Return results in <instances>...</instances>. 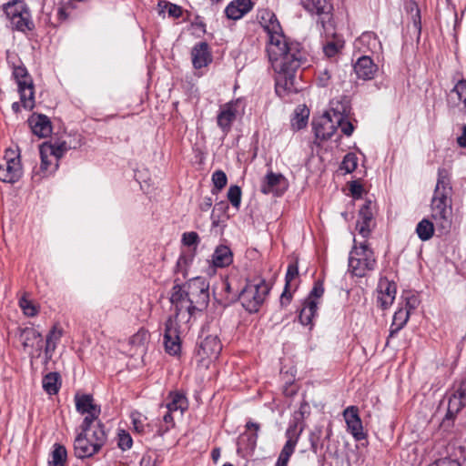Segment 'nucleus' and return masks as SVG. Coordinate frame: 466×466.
Here are the masks:
<instances>
[{"mask_svg":"<svg viewBox=\"0 0 466 466\" xmlns=\"http://www.w3.org/2000/svg\"><path fill=\"white\" fill-rule=\"evenodd\" d=\"M258 20L268 35L266 51L276 73L277 95L284 97L290 93L299 92L297 73L306 61L300 44L286 37L276 15L270 10H260Z\"/></svg>","mask_w":466,"mask_h":466,"instance_id":"1","label":"nucleus"},{"mask_svg":"<svg viewBox=\"0 0 466 466\" xmlns=\"http://www.w3.org/2000/svg\"><path fill=\"white\" fill-rule=\"evenodd\" d=\"M178 280H175L169 300L176 319L187 324L196 311H202L208 307L209 285L200 277L192 278L182 285L177 283Z\"/></svg>","mask_w":466,"mask_h":466,"instance_id":"2","label":"nucleus"},{"mask_svg":"<svg viewBox=\"0 0 466 466\" xmlns=\"http://www.w3.org/2000/svg\"><path fill=\"white\" fill-rule=\"evenodd\" d=\"M451 194L449 172L445 168H439L431 209L436 226L444 231H448L451 225Z\"/></svg>","mask_w":466,"mask_h":466,"instance_id":"3","label":"nucleus"},{"mask_svg":"<svg viewBox=\"0 0 466 466\" xmlns=\"http://www.w3.org/2000/svg\"><path fill=\"white\" fill-rule=\"evenodd\" d=\"M103 424H97L93 431H79L74 441V453L78 459L91 458L98 453L106 442Z\"/></svg>","mask_w":466,"mask_h":466,"instance_id":"4","label":"nucleus"},{"mask_svg":"<svg viewBox=\"0 0 466 466\" xmlns=\"http://www.w3.org/2000/svg\"><path fill=\"white\" fill-rule=\"evenodd\" d=\"M376 264L374 252L366 241L358 246L354 239V246L349 255V271L357 278H364L375 269Z\"/></svg>","mask_w":466,"mask_h":466,"instance_id":"5","label":"nucleus"},{"mask_svg":"<svg viewBox=\"0 0 466 466\" xmlns=\"http://www.w3.org/2000/svg\"><path fill=\"white\" fill-rule=\"evenodd\" d=\"M270 290L269 285L264 279L248 281L238 296L243 308L250 312H258L266 300Z\"/></svg>","mask_w":466,"mask_h":466,"instance_id":"6","label":"nucleus"},{"mask_svg":"<svg viewBox=\"0 0 466 466\" xmlns=\"http://www.w3.org/2000/svg\"><path fill=\"white\" fill-rule=\"evenodd\" d=\"M341 119L338 100L334 99L330 102V108L312 123L316 137L320 140L330 138L336 131V124H339Z\"/></svg>","mask_w":466,"mask_h":466,"instance_id":"7","label":"nucleus"},{"mask_svg":"<svg viewBox=\"0 0 466 466\" xmlns=\"http://www.w3.org/2000/svg\"><path fill=\"white\" fill-rule=\"evenodd\" d=\"M13 77L17 84L23 106L28 110L33 109L35 106L34 84L25 66L23 65L14 66Z\"/></svg>","mask_w":466,"mask_h":466,"instance_id":"8","label":"nucleus"},{"mask_svg":"<svg viewBox=\"0 0 466 466\" xmlns=\"http://www.w3.org/2000/svg\"><path fill=\"white\" fill-rule=\"evenodd\" d=\"M23 174L19 154L13 149H6L3 160L0 162V180L14 184Z\"/></svg>","mask_w":466,"mask_h":466,"instance_id":"9","label":"nucleus"},{"mask_svg":"<svg viewBox=\"0 0 466 466\" xmlns=\"http://www.w3.org/2000/svg\"><path fill=\"white\" fill-rule=\"evenodd\" d=\"M181 323L176 315L170 316L165 324L164 345L165 350L169 355L176 356L181 350V340L179 337V325Z\"/></svg>","mask_w":466,"mask_h":466,"instance_id":"10","label":"nucleus"},{"mask_svg":"<svg viewBox=\"0 0 466 466\" xmlns=\"http://www.w3.org/2000/svg\"><path fill=\"white\" fill-rule=\"evenodd\" d=\"M302 431L303 427H300L299 430H298V422L296 420L289 423L286 431V437L288 440L278 457L275 466H288L289 461L295 451V448Z\"/></svg>","mask_w":466,"mask_h":466,"instance_id":"11","label":"nucleus"},{"mask_svg":"<svg viewBox=\"0 0 466 466\" xmlns=\"http://www.w3.org/2000/svg\"><path fill=\"white\" fill-rule=\"evenodd\" d=\"M21 339L24 350L28 354L31 360L38 359L42 355L44 342L38 330L33 328L23 329Z\"/></svg>","mask_w":466,"mask_h":466,"instance_id":"12","label":"nucleus"},{"mask_svg":"<svg viewBox=\"0 0 466 466\" xmlns=\"http://www.w3.org/2000/svg\"><path fill=\"white\" fill-rule=\"evenodd\" d=\"M6 14L10 16L11 23L16 30L25 32L32 28L33 24L30 20V13L23 2L8 5Z\"/></svg>","mask_w":466,"mask_h":466,"instance_id":"13","label":"nucleus"},{"mask_svg":"<svg viewBox=\"0 0 466 466\" xmlns=\"http://www.w3.org/2000/svg\"><path fill=\"white\" fill-rule=\"evenodd\" d=\"M41 165L38 170L33 171V179L40 181L43 177H47L58 168V162L52 156L53 151L47 143H44L39 148Z\"/></svg>","mask_w":466,"mask_h":466,"instance_id":"14","label":"nucleus"},{"mask_svg":"<svg viewBox=\"0 0 466 466\" xmlns=\"http://www.w3.org/2000/svg\"><path fill=\"white\" fill-rule=\"evenodd\" d=\"M343 418L347 424V431L351 434L355 441H360L367 438V433L364 431L362 421L359 415L358 407H347L343 410Z\"/></svg>","mask_w":466,"mask_h":466,"instance_id":"15","label":"nucleus"},{"mask_svg":"<svg viewBox=\"0 0 466 466\" xmlns=\"http://www.w3.org/2000/svg\"><path fill=\"white\" fill-rule=\"evenodd\" d=\"M288 188V181L280 173L268 171L261 181L260 191L265 194L281 196Z\"/></svg>","mask_w":466,"mask_h":466,"instance_id":"16","label":"nucleus"},{"mask_svg":"<svg viewBox=\"0 0 466 466\" xmlns=\"http://www.w3.org/2000/svg\"><path fill=\"white\" fill-rule=\"evenodd\" d=\"M238 101H230L223 105L217 116V123L224 134L231 130L232 124L238 114Z\"/></svg>","mask_w":466,"mask_h":466,"instance_id":"17","label":"nucleus"},{"mask_svg":"<svg viewBox=\"0 0 466 466\" xmlns=\"http://www.w3.org/2000/svg\"><path fill=\"white\" fill-rule=\"evenodd\" d=\"M377 302L382 309L390 308L394 302L397 286L394 281H390L386 278L380 279L378 284Z\"/></svg>","mask_w":466,"mask_h":466,"instance_id":"18","label":"nucleus"},{"mask_svg":"<svg viewBox=\"0 0 466 466\" xmlns=\"http://www.w3.org/2000/svg\"><path fill=\"white\" fill-rule=\"evenodd\" d=\"M222 345L217 336H207L199 344L198 349V356L201 360H217L221 352Z\"/></svg>","mask_w":466,"mask_h":466,"instance_id":"19","label":"nucleus"},{"mask_svg":"<svg viewBox=\"0 0 466 466\" xmlns=\"http://www.w3.org/2000/svg\"><path fill=\"white\" fill-rule=\"evenodd\" d=\"M192 64L196 69L208 66L213 60L209 46L206 42H199L191 50Z\"/></svg>","mask_w":466,"mask_h":466,"instance_id":"20","label":"nucleus"},{"mask_svg":"<svg viewBox=\"0 0 466 466\" xmlns=\"http://www.w3.org/2000/svg\"><path fill=\"white\" fill-rule=\"evenodd\" d=\"M354 71L359 78L363 80L372 79L377 71L378 66L373 63L369 56H360L354 65Z\"/></svg>","mask_w":466,"mask_h":466,"instance_id":"21","label":"nucleus"},{"mask_svg":"<svg viewBox=\"0 0 466 466\" xmlns=\"http://www.w3.org/2000/svg\"><path fill=\"white\" fill-rule=\"evenodd\" d=\"M63 329L58 325H54L48 332L46 339V347L44 350L45 363H47L53 357L58 342L63 337Z\"/></svg>","mask_w":466,"mask_h":466,"instance_id":"22","label":"nucleus"},{"mask_svg":"<svg viewBox=\"0 0 466 466\" xmlns=\"http://www.w3.org/2000/svg\"><path fill=\"white\" fill-rule=\"evenodd\" d=\"M252 6L251 0H234L226 7L225 13L228 18L238 20L249 12Z\"/></svg>","mask_w":466,"mask_h":466,"instance_id":"23","label":"nucleus"},{"mask_svg":"<svg viewBox=\"0 0 466 466\" xmlns=\"http://www.w3.org/2000/svg\"><path fill=\"white\" fill-rule=\"evenodd\" d=\"M354 46L360 52L370 51L373 53L380 49V42L374 33L365 32L355 40Z\"/></svg>","mask_w":466,"mask_h":466,"instance_id":"24","label":"nucleus"},{"mask_svg":"<svg viewBox=\"0 0 466 466\" xmlns=\"http://www.w3.org/2000/svg\"><path fill=\"white\" fill-rule=\"evenodd\" d=\"M410 309L400 308L393 315L392 323L390 328V333L387 338L386 346H390V341L398 332L403 329L410 319Z\"/></svg>","mask_w":466,"mask_h":466,"instance_id":"25","label":"nucleus"},{"mask_svg":"<svg viewBox=\"0 0 466 466\" xmlns=\"http://www.w3.org/2000/svg\"><path fill=\"white\" fill-rule=\"evenodd\" d=\"M76 409L80 414L86 413H101V408L99 405L94 402V399L89 394L76 395Z\"/></svg>","mask_w":466,"mask_h":466,"instance_id":"26","label":"nucleus"},{"mask_svg":"<svg viewBox=\"0 0 466 466\" xmlns=\"http://www.w3.org/2000/svg\"><path fill=\"white\" fill-rule=\"evenodd\" d=\"M165 407L167 410L176 413L178 412L180 416H182L184 411L187 409V398L181 392L172 391L167 397Z\"/></svg>","mask_w":466,"mask_h":466,"instance_id":"27","label":"nucleus"},{"mask_svg":"<svg viewBox=\"0 0 466 466\" xmlns=\"http://www.w3.org/2000/svg\"><path fill=\"white\" fill-rule=\"evenodd\" d=\"M233 261L231 249L226 245L218 246L212 255V265L215 268H225Z\"/></svg>","mask_w":466,"mask_h":466,"instance_id":"28","label":"nucleus"},{"mask_svg":"<svg viewBox=\"0 0 466 466\" xmlns=\"http://www.w3.org/2000/svg\"><path fill=\"white\" fill-rule=\"evenodd\" d=\"M299 269L297 264H290L288 267L286 277H285V288L280 297V304L287 306L289 304L292 294H291V282L298 277Z\"/></svg>","mask_w":466,"mask_h":466,"instance_id":"29","label":"nucleus"},{"mask_svg":"<svg viewBox=\"0 0 466 466\" xmlns=\"http://www.w3.org/2000/svg\"><path fill=\"white\" fill-rule=\"evenodd\" d=\"M149 339V334L145 329H139L128 340L130 346L129 354H140L146 351V345Z\"/></svg>","mask_w":466,"mask_h":466,"instance_id":"30","label":"nucleus"},{"mask_svg":"<svg viewBox=\"0 0 466 466\" xmlns=\"http://www.w3.org/2000/svg\"><path fill=\"white\" fill-rule=\"evenodd\" d=\"M247 431H245L239 438L240 443L246 444V449L253 451L257 446L258 432L260 429L258 423L248 421L246 424Z\"/></svg>","mask_w":466,"mask_h":466,"instance_id":"31","label":"nucleus"},{"mask_svg":"<svg viewBox=\"0 0 466 466\" xmlns=\"http://www.w3.org/2000/svg\"><path fill=\"white\" fill-rule=\"evenodd\" d=\"M195 250H183L179 255L175 267V273L181 274L184 279L187 277V272L195 258Z\"/></svg>","mask_w":466,"mask_h":466,"instance_id":"32","label":"nucleus"},{"mask_svg":"<svg viewBox=\"0 0 466 466\" xmlns=\"http://www.w3.org/2000/svg\"><path fill=\"white\" fill-rule=\"evenodd\" d=\"M32 131L39 137H46L51 133V124L47 116L38 115L30 120Z\"/></svg>","mask_w":466,"mask_h":466,"instance_id":"33","label":"nucleus"},{"mask_svg":"<svg viewBox=\"0 0 466 466\" xmlns=\"http://www.w3.org/2000/svg\"><path fill=\"white\" fill-rule=\"evenodd\" d=\"M303 7L311 14H328L331 10L329 0H300Z\"/></svg>","mask_w":466,"mask_h":466,"instance_id":"34","label":"nucleus"},{"mask_svg":"<svg viewBox=\"0 0 466 466\" xmlns=\"http://www.w3.org/2000/svg\"><path fill=\"white\" fill-rule=\"evenodd\" d=\"M319 302L304 301L300 309L299 319L302 325H310L313 318L317 315Z\"/></svg>","mask_w":466,"mask_h":466,"instance_id":"35","label":"nucleus"},{"mask_svg":"<svg viewBox=\"0 0 466 466\" xmlns=\"http://www.w3.org/2000/svg\"><path fill=\"white\" fill-rule=\"evenodd\" d=\"M338 107L339 108V113L341 114V121L339 124H336V129L339 127L341 132L346 136H350L354 130L353 125L347 119L349 107L347 104L341 103L338 100Z\"/></svg>","mask_w":466,"mask_h":466,"instance_id":"36","label":"nucleus"},{"mask_svg":"<svg viewBox=\"0 0 466 466\" xmlns=\"http://www.w3.org/2000/svg\"><path fill=\"white\" fill-rule=\"evenodd\" d=\"M465 400L466 399L457 396V393L453 391L449 399L446 419H454L456 414L464 407Z\"/></svg>","mask_w":466,"mask_h":466,"instance_id":"37","label":"nucleus"},{"mask_svg":"<svg viewBox=\"0 0 466 466\" xmlns=\"http://www.w3.org/2000/svg\"><path fill=\"white\" fill-rule=\"evenodd\" d=\"M67 453L63 445L56 443L51 452V458L48 461L49 466H64L66 461Z\"/></svg>","mask_w":466,"mask_h":466,"instance_id":"38","label":"nucleus"},{"mask_svg":"<svg viewBox=\"0 0 466 466\" xmlns=\"http://www.w3.org/2000/svg\"><path fill=\"white\" fill-rule=\"evenodd\" d=\"M416 233L420 240H429L434 234L433 223L427 218H423L418 223L416 227Z\"/></svg>","mask_w":466,"mask_h":466,"instance_id":"39","label":"nucleus"},{"mask_svg":"<svg viewBox=\"0 0 466 466\" xmlns=\"http://www.w3.org/2000/svg\"><path fill=\"white\" fill-rule=\"evenodd\" d=\"M43 389L50 395L56 394L59 390V374L50 372L43 378Z\"/></svg>","mask_w":466,"mask_h":466,"instance_id":"40","label":"nucleus"},{"mask_svg":"<svg viewBox=\"0 0 466 466\" xmlns=\"http://www.w3.org/2000/svg\"><path fill=\"white\" fill-rule=\"evenodd\" d=\"M322 427H315L309 434L310 450L315 454L323 448Z\"/></svg>","mask_w":466,"mask_h":466,"instance_id":"41","label":"nucleus"},{"mask_svg":"<svg viewBox=\"0 0 466 466\" xmlns=\"http://www.w3.org/2000/svg\"><path fill=\"white\" fill-rule=\"evenodd\" d=\"M374 208L375 205L371 200H366L363 206L360 208L358 218L375 226L373 218Z\"/></svg>","mask_w":466,"mask_h":466,"instance_id":"42","label":"nucleus"},{"mask_svg":"<svg viewBox=\"0 0 466 466\" xmlns=\"http://www.w3.org/2000/svg\"><path fill=\"white\" fill-rule=\"evenodd\" d=\"M85 418L83 420L82 424L79 426V431H93L97 424H102V422L99 420L100 413L93 414L91 413H86L84 414Z\"/></svg>","mask_w":466,"mask_h":466,"instance_id":"43","label":"nucleus"},{"mask_svg":"<svg viewBox=\"0 0 466 466\" xmlns=\"http://www.w3.org/2000/svg\"><path fill=\"white\" fill-rule=\"evenodd\" d=\"M182 244L188 248L187 250H195L197 253V248L200 242L199 236L195 231L185 232L181 238Z\"/></svg>","mask_w":466,"mask_h":466,"instance_id":"44","label":"nucleus"},{"mask_svg":"<svg viewBox=\"0 0 466 466\" xmlns=\"http://www.w3.org/2000/svg\"><path fill=\"white\" fill-rule=\"evenodd\" d=\"M158 6L160 8V13H165L167 11L171 17L178 18L182 15V8L175 4L167 1H159Z\"/></svg>","mask_w":466,"mask_h":466,"instance_id":"45","label":"nucleus"},{"mask_svg":"<svg viewBox=\"0 0 466 466\" xmlns=\"http://www.w3.org/2000/svg\"><path fill=\"white\" fill-rule=\"evenodd\" d=\"M358 166V157L353 153L347 154L340 165V169L344 170L346 173L353 172Z\"/></svg>","mask_w":466,"mask_h":466,"instance_id":"46","label":"nucleus"},{"mask_svg":"<svg viewBox=\"0 0 466 466\" xmlns=\"http://www.w3.org/2000/svg\"><path fill=\"white\" fill-rule=\"evenodd\" d=\"M131 420L134 431L139 434L144 433L147 418L140 412L135 411L131 413Z\"/></svg>","mask_w":466,"mask_h":466,"instance_id":"47","label":"nucleus"},{"mask_svg":"<svg viewBox=\"0 0 466 466\" xmlns=\"http://www.w3.org/2000/svg\"><path fill=\"white\" fill-rule=\"evenodd\" d=\"M401 299L404 302V306L401 308L405 309H410V313L411 310L417 309L420 304V299L417 295L412 294L411 292H404L401 295Z\"/></svg>","mask_w":466,"mask_h":466,"instance_id":"48","label":"nucleus"},{"mask_svg":"<svg viewBox=\"0 0 466 466\" xmlns=\"http://www.w3.org/2000/svg\"><path fill=\"white\" fill-rule=\"evenodd\" d=\"M133 445V440L130 434L125 430H119L117 433V446L122 451H127L131 449Z\"/></svg>","mask_w":466,"mask_h":466,"instance_id":"49","label":"nucleus"},{"mask_svg":"<svg viewBox=\"0 0 466 466\" xmlns=\"http://www.w3.org/2000/svg\"><path fill=\"white\" fill-rule=\"evenodd\" d=\"M49 147H51L53 154L52 156L55 157V160L56 162L59 161V159L65 155V153L67 151V146L65 141H57L55 143H47Z\"/></svg>","mask_w":466,"mask_h":466,"instance_id":"50","label":"nucleus"},{"mask_svg":"<svg viewBox=\"0 0 466 466\" xmlns=\"http://www.w3.org/2000/svg\"><path fill=\"white\" fill-rule=\"evenodd\" d=\"M228 198L233 207L238 208L241 202V189L238 186H230L228 191Z\"/></svg>","mask_w":466,"mask_h":466,"instance_id":"51","label":"nucleus"},{"mask_svg":"<svg viewBox=\"0 0 466 466\" xmlns=\"http://www.w3.org/2000/svg\"><path fill=\"white\" fill-rule=\"evenodd\" d=\"M451 94H456L458 99L466 109V80L459 81L451 90Z\"/></svg>","mask_w":466,"mask_h":466,"instance_id":"52","label":"nucleus"},{"mask_svg":"<svg viewBox=\"0 0 466 466\" xmlns=\"http://www.w3.org/2000/svg\"><path fill=\"white\" fill-rule=\"evenodd\" d=\"M324 293V288L323 284L320 281L315 282L311 291L309 292V296L305 299L306 301H314L319 303V299L323 296Z\"/></svg>","mask_w":466,"mask_h":466,"instance_id":"53","label":"nucleus"},{"mask_svg":"<svg viewBox=\"0 0 466 466\" xmlns=\"http://www.w3.org/2000/svg\"><path fill=\"white\" fill-rule=\"evenodd\" d=\"M19 305L25 315L27 317H34L38 313L36 307L29 299L23 297L19 300Z\"/></svg>","mask_w":466,"mask_h":466,"instance_id":"54","label":"nucleus"},{"mask_svg":"<svg viewBox=\"0 0 466 466\" xmlns=\"http://www.w3.org/2000/svg\"><path fill=\"white\" fill-rule=\"evenodd\" d=\"M212 181L217 190H221L228 182L227 176L224 171L217 170L212 175Z\"/></svg>","mask_w":466,"mask_h":466,"instance_id":"55","label":"nucleus"},{"mask_svg":"<svg viewBox=\"0 0 466 466\" xmlns=\"http://www.w3.org/2000/svg\"><path fill=\"white\" fill-rule=\"evenodd\" d=\"M374 227V225L365 222L362 219L358 218L357 220L356 229L358 230L359 234L364 238H367L370 235Z\"/></svg>","mask_w":466,"mask_h":466,"instance_id":"56","label":"nucleus"},{"mask_svg":"<svg viewBox=\"0 0 466 466\" xmlns=\"http://www.w3.org/2000/svg\"><path fill=\"white\" fill-rule=\"evenodd\" d=\"M330 78H331V72L329 68H324L322 70H319V75H318V79H317L318 85L322 87H326L329 85Z\"/></svg>","mask_w":466,"mask_h":466,"instance_id":"57","label":"nucleus"},{"mask_svg":"<svg viewBox=\"0 0 466 466\" xmlns=\"http://www.w3.org/2000/svg\"><path fill=\"white\" fill-rule=\"evenodd\" d=\"M453 391L457 393V396L466 399V377L454 383Z\"/></svg>","mask_w":466,"mask_h":466,"instance_id":"58","label":"nucleus"},{"mask_svg":"<svg viewBox=\"0 0 466 466\" xmlns=\"http://www.w3.org/2000/svg\"><path fill=\"white\" fill-rule=\"evenodd\" d=\"M176 412L170 411L167 410L165 414L163 415V420L166 423V428L164 430L165 432L168 431L170 429L174 428L175 426V420H174V415Z\"/></svg>","mask_w":466,"mask_h":466,"instance_id":"59","label":"nucleus"},{"mask_svg":"<svg viewBox=\"0 0 466 466\" xmlns=\"http://www.w3.org/2000/svg\"><path fill=\"white\" fill-rule=\"evenodd\" d=\"M157 457L156 454L147 453L142 457L140 466H157Z\"/></svg>","mask_w":466,"mask_h":466,"instance_id":"60","label":"nucleus"},{"mask_svg":"<svg viewBox=\"0 0 466 466\" xmlns=\"http://www.w3.org/2000/svg\"><path fill=\"white\" fill-rule=\"evenodd\" d=\"M308 120V115L296 114L295 118L292 120V127L296 129H301L306 127Z\"/></svg>","mask_w":466,"mask_h":466,"instance_id":"61","label":"nucleus"},{"mask_svg":"<svg viewBox=\"0 0 466 466\" xmlns=\"http://www.w3.org/2000/svg\"><path fill=\"white\" fill-rule=\"evenodd\" d=\"M323 51L328 57H332L338 53L339 46L335 43L329 42L324 46Z\"/></svg>","mask_w":466,"mask_h":466,"instance_id":"62","label":"nucleus"},{"mask_svg":"<svg viewBox=\"0 0 466 466\" xmlns=\"http://www.w3.org/2000/svg\"><path fill=\"white\" fill-rule=\"evenodd\" d=\"M350 190L353 198H359L361 197L363 188L362 186L357 182H352L350 186Z\"/></svg>","mask_w":466,"mask_h":466,"instance_id":"63","label":"nucleus"},{"mask_svg":"<svg viewBox=\"0 0 466 466\" xmlns=\"http://www.w3.org/2000/svg\"><path fill=\"white\" fill-rule=\"evenodd\" d=\"M437 466H461L458 459L444 458L441 460Z\"/></svg>","mask_w":466,"mask_h":466,"instance_id":"64","label":"nucleus"}]
</instances>
